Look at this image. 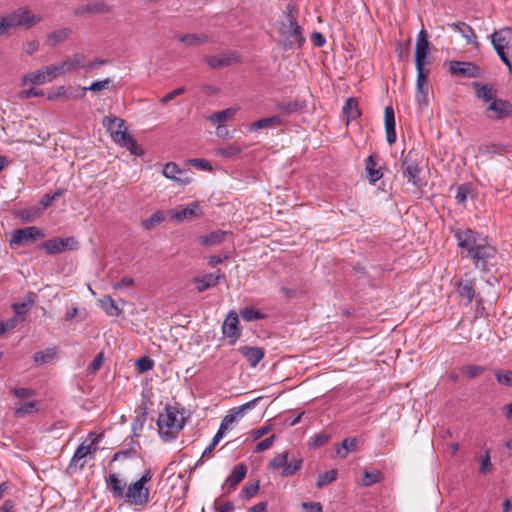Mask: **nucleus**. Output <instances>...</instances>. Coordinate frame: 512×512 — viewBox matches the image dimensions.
I'll list each match as a JSON object with an SVG mask.
<instances>
[{
  "instance_id": "13d9d810",
  "label": "nucleus",
  "mask_w": 512,
  "mask_h": 512,
  "mask_svg": "<svg viewBox=\"0 0 512 512\" xmlns=\"http://www.w3.org/2000/svg\"><path fill=\"white\" fill-rule=\"evenodd\" d=\"M25 318H18V317H12L6 321H1L0 322V325H1V329L2 331L4 332H9L11 330H13L14 328H16V326L20 323V322H23Z\"/></svg>"
},
{
  "instance_id": "58836bf2",
  "label": "nucleus",
  "mask_w": 512,
  "mask_h": 512,
  "mask_svg": "<svg viewBox=\"0 0 512 512\" xmlns=\"http://www.w3.org/2000/svg\"><path fill=\"white\" fill-rule=\"evenodd\" d=\"M227 235H228V232H226V231H222V230L213 231L210 234H208L204 237H201L200 243L203 245H207V246L216 245V244L223 242L226 239Z\"/></svg>"
},
{
  "instance_id": "79ce46f5",
  "label": "nucleus",
  "mask_w": 512,
  "mask_h": 512,
  "mask_svg": "<svg viewBox=\"0 0 512 512\" xmlns=\"http://www.w3.org/2000/svg\"><path fill=\"white\" fill-rule=\"evenodd\" d=\"M100 304L109 316L117 317L121 313V309L116 305L115 301L110 296H106L101 299Z\"/></svg>"
},
{
  "instance_id": "5701e85b",
  "label": "nucleus",
  "mask_w": 512,
  "mask_h": 512,
  "mask_svg": "<svg viewBox=\"0 0 512 512\" xmlns=\"http://www.w3.org/2000/svg\"><path fill=\"white\" fill-rule=\"evenodd\" d=\"M107 488L114 498L120 499L125 497L127 485L116 473H112L107 478Z\"/></svg>"
},
{
  "instance_id": "4c0bfd02",
  "label": "nucleus",
  "mask_w": 512,
  "mask_h": 512,
  "mask_svg": "<svg viewBox=\"0 0 512 512\" xmlns=\"http://www.w3.org/2000/svg\"><path fill=\"white\" fill-rule=\"evenodd\" d=\"M162 173L166 178L171 179L175 182H179L184 185L189 183V180H182L181 178L178 177L179 174H182V170L174 162L167 163L164 166Z\"/></svg>"
},
{
  "instance_id": "1a4fd4ad",
  "label": "nucleus",
  "mask_w": 512,
  "mask_h": 512,
  "mask_svg": "<svg viewBox=\"0 0 512 512\" xmlns=\"http://www.w3.org/2000/svg\"><path fill=\"white\" fill-rule=\"evenodd\" d=\"M56 65L43 66L40 69L27 73L22 77V85H43L59 77Z\"/></svg>"
},
{
  "instance_id": "f3484780",
  "label": "nucleus",
  "mask_w": 512,
  "mask_h": 512,
  "mask_svg": "<svg viewBox=\"0 0 512 512\" xmlns=\"http://www.w3.org/2000/svg\"><path fill=\"white\" fill-rule=\"evenodd\" d=\"M429 54V41L427 32L422 29L417 35L415 47V66H425Z\"/></svg>"
},
{
  "instance_id": "864d4df0",
  "label": "nucleus",
  "mask_w": 512,
  "mask_h": 512,
  "mask_svg": "<svg viewBox=\"0 0 512 512\" xmlns=\"http://www.w3.org/2000/svg\"><path fill=\"white\" fill-rule=\"evenodd\" d=\"M417 70V84L416 89L421 90L423 88L428 87V71L425 69V66H416Z\"/></svg>"
},
{
  "instance_id": "4be33fe9",
  "label": "nucleus",
  "mask_w": 512,
  "mask_h": 512,
  "mask_svg": "<svg viewBox=\"0 0 512 512\" xmlns=\"http://www.w3.org/2000/svg\"><path fill=\"white\" fill-rule=\"evenodd\" d=\"M224 279V274L222 273H208L202 276H197L193 279L196 284V288L198 292H203L210 287L216 286L220 280Z\"/></svg>"
},
{
  "instance_id": "37998d69",
  "label": "nucleus",
  "mask_w": 512,
  "mask_h": 512,
  "mask_svg": "<svg viewBox=\"0 0 512 512\" xmlns=\"http://www.w3.org/2000/svg\"><path fill=\"white\" fill-rule=\"evenodd\" d=\"M343 114L347 117V120H355L360 112L358 110V103L354 98H349L343 107Z\"/></svg>"
},
{
  "instance_id": "09e8293b",
  "label": "nucleus",
  "mask_w": 512,
  "mask_h": 512,
  "mask_svg": "<svg viewBox=\"0 0 512 512\" xmlns=\"http://www.w3.org/2000/svg\"><path fill=\"white\" fill-rule=\"evenodd\" d=\"M240 316L247 322L263 319L265 317L264 314L253 307H245L241 309Z\"/></svg>"
},
{
  "instance_id": "0e129e2a",
  "label": "nucleus",
  "mask_w": 512,
  "mask_h": 512,
  "mask_svg": "<svg viewBox=\"0 0 512 512\" xmlns=\"http://www.w3.org/2000/svg\"><path fill=\"white\" fill-rule=\"evenodd\" d=\"M12 392L17 398L21 400L30 398L35 395V391L30 388H14Z\"/></svg>"
},
{
  "instance_id": "680f3d73",
  "label": "nucleus",
  "mask_w": 512,
  "mask_h": 512,
  "mask_svg": "<svg viewBox=\"0 0 512 512\" xmlns=\"http://www.w3.org/2000/svg\"><path fill=\"white\" fill-rule=\"evenodd\" d=\"M492 469V463H491V456H490V450L487 449L485 451L484 456L481 459V466H480V472L481 473H488Z\"/></svg>"
},
{
  "instance_id": "bf43d9fd",
  "label": "nucleus",
  "mask_w": 512,
  "mask_h": 512,
  "mask_svg": "<svg viewBox=\"0 0 512 512\" xmlns=\"http://www.w3.org/2000/svg\"><path fill=\"white\" fill-rule=\"evenodd\" d=\"M484 371V368L482 366H476V365H467L462 368V373L466 375L469 378H474Z\"/></svg>"
},
{
  "instance_id": "c9c22d12",
  "label": "nucleus",
  "mask_w": 512,
  "mask_h": 512,
  "mask_svg": "<svg viewBox=\"0 0 512 512\" xmlns=\"http://www.w3.org/2000/svg\"><path fill=\"white\" fill-rule=\"evenodd\" d=\"M176 38L188 47L198 46L208 41V36L205 34H184Z\"/></svg>"
},
{
  "instance_id": "f704fd0d",
  "label": "nucleus",
  "mask_w": 512,
  "mask_h": 512,
  "mask_svg": "<svg viewBox=\"0 0 512 512\" xmlns=\"http://www.w3.org/2000/svg\"><path fill=\"white\" fill-rule=\"evenodd\" d=\"M36 295L34 293H29L27 295V300L20 303H13L12 309L15 312V317L18 318H24V316L27 314L29 309L34 304Z\"/></svg>"
},
{
  "instance_id": "39448f33",
  "label": "nucleus",
  "mask_w": 512,
  "mask_h": 512,
  "mask_svg": "<svg viewBox=\"0 0 512 512\" xmlns=\"http://www.w3.org/2000/svg\"><path fill=\"white\" fill-rule=\"evenodd\" d=\"M151 470H146L139 480L130 484L125 493V501L134 506H145L149 502L150 489L146 484L152 479Z\"/></svg>"
},
{
  "instance_id": "cd10ccee",
  "label": "nucleus",
  "mask_w": 512,
  "mask_h": 512,
  "mask_svg": "<svg viewBox=\"0 0 512 512\" xmlns=\"http://www.w3.org/2000/svg\"><path fill=\"white\" fill-rule=\"evenodd\" d=\"M366 172L369 181L374 184L378 180H380L383 176L381 168L378 166L377 157L374 155H370L366 159Z\"/></svg>"
},
{
  "instance_id": "ddd939ff",
  "label": "nucleus",
  "mask_w": 512,
  "mask_h": 512,
  "mask_svg": "<svg viewBox=\"0 0 512 512\" xmlns=\"http://www.w3.org/2000/svg\"><path fill=\"white\" fill-rule=\"evenodd\" d=\"M448 71L452 75L464 78H479L482 76L480 67L472 62L450 61Z\"/></svg>"
},
{
  "instance_id": "2eb2a0df",
  "label": "nucleus",
  "mask_w": 512,
  "mask_h": 512,
  "mask_svg": "<svg viewBox=\"0 0 512 512\" xmlns=\"http://www.w3.org/2000/svg\"><path fill=\"white\" fill-rule=\"evenodd\" d=\"M486 114L491 119H503L512 115V103L495 98L486 108Z\"/></svg>"
},
{
  "instance_id": "6ab92c4d",
  "label": "nucleus",
  "mask_w": 512,
  "mask_h": 512,
  "mask_svg": "<svg viewBox=\"0 0 512 512\" xmlns=\"http://www.w3.org/2000/svg\"><path fill=\"white\" fill-rule=\"evenodd\" d=\"M110 11L107 4L103 1H94L87 4L79 5L73 11L75 16H83V15H96V14H104Z\"/></svg>"
},
{
  "instance_id": "9d476101",
  "label": "nucleus",
  "mask_w": 512,
  "mask_h": 512,
  "mask_svg": "<svg viewBox=\"0 0 512 512\" xmlns=\"http://www.w3.org/2000/svg\"><path fill=\"white\" fill-rule=\"evenodd\" d=\"M262 396H259L237 408L232 409L221 421L220 427L217 431V433H220L223 437L226 431L228 430L229 426L232 425L237 419L244 416L246 411L252 410L256 407L258 402L262 399Z\"/></svg>"
},
{
  "instance_id": "e433bc0d",
  "label": "nucleus",
  "mask_w": 512,
  "mask_h": 512,
  "mask_svg": "<svg viewBox=\"0 0 512 512\" xmlns=\"http://www.w3.org/2000/svg\"><path fill=\"white\" fill-rule=\"evenodd\" d=\"M247 474V467L244 464L237 465L232 473L228 476L226 479V485L229 487H235L237 484H239L246 476Z\"/></svg>"
},
{
  "instance_id": "c85d7f7f",
  "label": "nucleus",
  "mask_w": 512,
  "mask_h": 512,
  "mask_svg": "<svg viewBox=\"0 0 512 512\" xmlns=\"http://www.w3.org/2000/svg\"><path fill=\"white\" fill-rule=\"evenodd\" d=\"M453 29L457 30L463 38L466 39L468 44L478 46L477 36L470 25L464 22H455L450 25Z\"/></svg>"
},
{
  "instance_id": "c03bdc74",
  "label": "nucleus",
  "mask_w": 512,
  "mask_h": 512,
  "mask_svg": "<svg viewBox=\"0 0 512 512\" xmlns=\"http://www.w3.org/2000/svg\"><path fill=\"white\" fill-rule=\"evenodd\" d=\"M243 148L237 143L229 144L226 147H220L216 149V154L223 158H231L242 152Z\"/></svg>"
},
{
  "instance_id": "3c124183",
  "label": "nucleus",
  "mask_w": 512,
  "mask_h": 512,
  "mask_svg": "<svg viewBox=\"0 0 512 512\" xmlns=\"http://www.w3.org/2000/svg\"><path fill=\"white\" fill-rule=\"evenodd\" d=\"M382 479V474L378 470L365 471L361 480L363 486H371Z\"/></svg>"
},
{
  "instance_id": "4468645a",
  "label": "nucleus",
  "mask_w": 512,
  "mask_h": 512,
  "mask_svg": "<svg viewBox=\"0 0 512 512\" xmlns=\"http://www.w3.org/2000/svg\"><path fill=\"white\" fill-rule=\"evenodd\" d=\"M103 126L110 133L112 139L118 143L128 135L125 121L116 116H105L102 120Z\"/></svg>"
},
{
  "instance_id": "a19ab883",
  "label": "nucleus",
  "mask_w": 512,
  "mask_h": 512,
  "mask_svg": "<svg viewBox=\"0 0 512 512\" xmlns=\"http://www.w3.org/2000/svg\"><path fill=\"white\" fill-rule=\"evenodd\" d=\"M55 357L56 350L54 348H48L44 351L36 352L33 359L37 365H42L51 362Z\"/></svg>"
},
{
  "instance_id": "393cba45",
  "label": "nucleus",
  "mask_w": 512,
  "mask_h": 512,
  "mask_svg": "<svg viewBox=\"0 0 512 512\" xmlns=\"http://www.w3.org/2000/svg\"><path fill=\"white\" fill-rule=\"evenodd\" d=\"M97 442V438H93L89 444H86V441L80 444L72 457L71 463L77 464L88 455L94 454L98 449Z\"/></svg>"
},
{
  "instance_id": "8fccbe9b",
  "label": "nucleus",
  "mask_w": 512,
  "mask_h": 512,
  "mask_svg": "<svg viewBox=\"0 0 512 512\" xmlns=\"http://www.w3.org/2000/svg\"><path fill=\"white\" fill-rule=\"evenodd\" d=\"M110 83H111V80L109 78H106L101 81H94L90 86L83 87L82 93L79 96H75V97L82 98L86 91L98 92V91L105 90L109 87Z\"/></svg>"
},
{
  "instance_id": "423d86ee",
  "label": "nucleus",
  "mask_w": 512,
  "mask_h": 512,
  "mask_svg": "<svg viewBox=\"0 0 512 512\" xmlns=\"http://www.w3.org/2000/svg\"><path fill=\"white\" fill-rule=\"evenodd\" d=\"M303 460L301 458H293L289 460V453L282 452L276 454L269 462V468L272 470L282 469L281 476L288 477L294 475L302 467Z\"/></svg>"
},
{
  "instance_id": "f03ea898",
  "label": "nucleus",
  "mask_w": 512,
  "mask_h": 512,
  "mask_svg": "<svg viewBox=\"0 0 512 512\" xmlns=\"http://www.w3.org/2000/svg\"><path fill=\"white\" fill-rule=\"evenodd\" d=\"M285 20L279 25L283 46L287 49L299 48L304 43L301 27L297 23V10L288 4L285 8Z\"/></svg>"
},
{
  "instance_id": "49530a36",
  "label": "nucleus",
  "mask_w": 512,
  "mask_h": 512,
  "mask_svg": "<svg viewBox=\"0 0 512 512\" xmlns=\"http://www.w3.org/2000/svg\"><path fill=\"white\" fill-rule=\"evenodd\" d=\"M357 439L356 438H346L342 441L341 447L337 449L336 454L340 458H345L349 452H352L356 449Z\"/></svg>"
},
{
  "instance_id": "a878e982",
  "label": "nucleus",
  "mask_w": 512,
  "mask_h": 512,
  "mask_svg": "<svg viewBox=\"0 0 512 512\" xmlns=\"http://www.w3.org/2000/svg\"><path fill=\"white\" fill-rule=\"evenodd\" d=\"M284 123L285 122L280 115H275V116H271V117H267V118H262L260 120L253 122L250 125L249 130L256 131V130L264 129V128L273 129V128L284 125Z\"/></svg>"
},
{
  "instance_id": "6e6552de",
  "label": "nucleus",
  "mask_w": 512,
  "mask_h": 512,
  "mask_svg": "<svg viewBox=\"0 0 512 512\" xmlns=\"http://www.w3.org/2000/svg\"><path fill=\"white\" fill-rule=\"evenodd\" d=\"M44 237L43 231L36 226H29L14 231L9 245L12 249L22 245L31 244Z\"/></svg>"
},
{
  "instance_id": "4d7b16f0",
  "label": "nucleus",
  "mask_w": 512,
  "mask_h": 512,
  "mask_svg": "<svg viewBox=\"0 0 512 512\" xmlns=\"http://www.w3.org/2000/svg\"><path fill=\"white\" fill-rule=\"evenodd\" d=\"M275 439H276V436L275 435H271L270 437L260 441L255 446L254 452L255 453H260V452H263V451H266V450L270 449L273 446V444L275 442Z\"/></svg>"
},
{
  "instance_id": "72a5a7b5",
  "label": "nucleus",
  "mask_w": 512,
  "mask_h": 512,
  "mask_svg": "<svg viewBox=\"0 0 512 512\" xmlns=\"http://www.w3.org/2000/svg\"><path fill=\"white\" fill-rule=\"evenodd\" d=\"M306 107L305 101L293 100L288 102H281L276 105V109L284 115H289L294 112L300 111Z\"/></svg>"
},
{
  "instance_id": "603ef678",
  "label": "nucleus",
  "mask_w": 512,
  "mask_h": 512,
  "mask_svg": "<svg viewBox=\"0 0 512 512\" xmlns=\"http://www.w3.org/2000/svg\"><path fill=\"white\" fill-rule=\"evenodd\" d=\"M337 470L335 469H331L329 471H326L324 473H321L319 476H318V480H317V487L321 488V487H324L332 482H334L336 479H337Z\"/></svg>"
},
{
  "instance_id": "0eeeda50",
  "label": "nucleus",
  "mask_w": 512,
  "mask_h": 512,
  "mask_svg": "<svg viewBox=\"0 0 512 512\" xmlns=\"http://www.w3.org/2000/svg\"><path fill=\"white\" fill-rule=\"evenodd\" d=\"M401 169L403 177L407 179V182L410 183L416 191L420 192L425 185L421 177L422 168L416 161L410 158V153L402 158Z\"/></svg>"
},
{
  "instance_id": "20e7f679",
  "label": "nucleus",
  "mask_w": 512,
  "mask_h": 512,
  "mask_svg": "<svg viewBox=\"0 0 512 512\" xmlns=\"http://www.w3.org/2000/svg\"><path fill=\"white\" fill-rule=\"evenodd\" d=\"M43 17L33 14L28 8L21 7L0 18V37L12 28L29 29L42 21Z\"/></svg>"
},
{
  "instance_id": "f8f14e48",
  "label": "nucleus",
  "mask_w": 512,
  "mask_h": 512,
  "mask_svg": "<svg viewBox=\"0 0 512 512\" xmlns=\"http://www.w3.org/2000/svg\"><path fill=\"white\" fill-rule=\"evenodd\" d=\"M78 242L74 237L60 238L56 237L41 243L40 247L48 254H59L77 249Z\"/></svg>"
},
{
  "instance_id": "473e14b6",
  "label": "nucleus",
  "mask_w": 512,
  "mask_h": 512,
  "mask_svg": "<svg viewBox=\"0 0 512 512\" xmlns=\"http://www.w3.org/2000/svg\"><path fill=\"white\" fill-rule=\"evenodd\" d=\"M511 31H512V29L510 27H505L498 31H494L490 36L493 48L494 49H496V47L506 48L508 45L507 35L510 34Z\"/></svg>"
},
{
  "instance_id": "69168bd1",
  "label": "nucleus",
  "mask_w": 512,
  "mask_h": 512,
  "mask_svg": "<svg viewBox=\"0 0 512 512\" xmlns=\"http://www.w3.org/2000/svg\"><path fill=\"white\" fill-rule=\"evenodd\" d=\"M272 430V425H264L258 429H255L251 431V437L253 441H256L263 437L264 435L268 434Z\"/></svg>"
},
{
  "instance_id": "338daca9",
  "label": "nucleus",
  "mask_w": 512,
  "mask_h": 512,
  "mask_svg": "<svg viewBox=\"0 0 512 512\" xmlns=\"http://www.w3.org/2000/svg\"><path fill=\"white\" fill-rule=\"evenodd\" d=\"M469 194V188L466 185L458 187L455 199L458 204H464Z\"/></svg>"
},
{
  "instance_id": "a18cd8bd",
  "label": "nucleus",
  "mask_w": 512,
  "mask_h": 512,
  "mask_svg": "<svg viewBox=\"0 0 512 512\" xmlns=\"http://www.w3.org/2000/svg\"><path fill=\"white\" fill-rule=\"evenodd\" d=\"M121 147H124L130 151L131 154L140 156L143 154V149L137 144V142L128 134L124 137V140L119 141Z\"/></svg>"
},
{
  "instance_id": "7c9ffc66",
  "label": "nucleus",
  "mask_w": 512,
  "mask_h": 512,
  "mask_svg": "<svg viewBox=\"0 0 512 512\" xmlns=\"http://www.w3.org/2000/svg\"><path fill=\"white\" fill-rule=\"evenodd\" d=\"M458 293L460 297L470 304L475 296V286L473 280H461L458 284Z\"/></svg>"
},
{
  "instance_id": "aec40b11",
  "label": "nucleus",
  "mask_w": 512,
  "mask_h": 512,
  "mask_svg": "<svg viewBox=\"0 0 512 512\" xmlns=\"http://www.w3.org/2000/svg\"><path fill=\"white\" fill-rule=\"evenodd\" d=\"M238 324V314L235 311H230L222 325V332L224 336L234 339L239 338L241 331L238 328Z\"/></svg>"
},
{
  "instance_id": "f257e3e1",
  "label": "nucleus",
  "mask_w": 512,
  "mask_h": 512,
  "mask_svg": "<svg viewBox=\"0 0 512 512\" xmlns=\"http://www.w3.org/2000/svg\"><path fill=\"white\" fill-rule=\"evenodd\" d=\"M462 256L473 261L475 268L488 270V264L496 257L497 250L481 233L469 228L458 229L454 232Z\"/></svg>"
},
{
  "instance_id": "c756f323",
  "label": "nucleus",
  "mask_w": 512,
  "mask_h": 512,
  "mask_svg": "<svg viewBox=\"0 0 512 512\" xmlns=\"http://www.w3.org/2000/svg\"><path fill=\"white\" fill-rule=\"evenodd\" d=\"M473 85L476 89V96L484 102H488L490 104L495 98H497L496 91L491 85L478 82H475Z\"/></svg>"
},
{
  "instance_id": "2f4dec72",
  "label": "nucleus",
  "mask_w": 512,
  "mask_h": 512,
  "mask_svg": "<svg viewBox=\"0 0 512 512\" xmlns=\"http://www.w3.org/2000/svg\"><path fill=\"white\" fill-rule=\"evenodd\" d=\"M71 34V30L69 28H62L55 31L50 32L46 37V44L55 47L56 45L64 42Z\"/></svg>"
},
{
  "instance_id": "a211bd4d",
  "label": "nucleus",
  "mask_w": 512,
  "mask_h": 512,
  "mask_svg": "<svg viewBox=\"0 0 512 512\" xmlns=\"http://www.w3.org/2000/svg\"><path fill=\"white\" fill-rule=\"evenodd\" d=\"M85 65V56L83 54H73L72 56L66 58L63 62L56 65L58 69V73L60 76L76 71L79 68L84 69Z\"/></svg>"
},
{
  "instance_id": "412c9836",
  "label": "nucleus",
  "mask_w": 512,
  "mask_h": 512,
  "mask_svg": "<svg viewBox=\"0 0 512 512\" xmlns=\"http://www.w3.org/2000/svg\"><path fill=\"white\" fill-rule=\"evenodd\" d=\"M200 207L197 202H192L188 204L184 208H176L170 210V215L173 217L177 222H182L186 219H191L197 215H199Z\"/></svg>"
},
{
  "instance_id": "6e6d98bb",
  "label": "nucleus",
  "mask_w": 512,
  "mask_h": 512,
  "mask_svg": "<svg viewBox=\"0 0 512 512\" xmlns=\"http://www.w3.org/2000/svg\"><path fill=\"white\" fill-rule=\"evenodd\" d=\"M37 411V402L36 401H30L27 403H24L16 408L15 413L18 416H24L26 414H30Z\"/></svg>"
},
{
  "instance_id": "9b49d317",
  "label": "nucleus",
  "mask_w": 512,
  "mask_h": 512,
  "mask_svg": "<svg viewBox=\"0 0 512 512\" xmlns=\"http://www.w3.org/2000/svg\"><path fill=\"white\" fill-rule=\"evenodd\" d=\"M262 396H259L237 408L232 409L221 421L220 427L217 431V433H220L223 437L226 431L228 430L229 426L232 425L237 419L244 416L246 411L252 410L256 407L258 402L262 399Z\"/></svg>"
},
{
  "instance_id": "b1692460",
  "label": "nucleus",
  "mask_w": 512,
  "mask_h": 512,
  "mask_svg": "<svg viewBox=\"0 0 512 512\" xmlns=\"http://www.w3.org/2000/svg\"><path fill=\"white\" fill-rule=\"evenodd\" d=\"M386 140L389 144H393L396 141V130H395V113L391 106H387L384 111Z\"/></svg>"
},
{
  "instance_id": "bb28decb",
  "label": "nucleus",
  "mask_w": 512,
  "mask_h": 512,
  "mask_svg": "<svg viewBox=\"0 0 512 512\" xmlns=\"http://www.w3.org/2000/svg\"><path fill=\"white\" fill-rule=\"evenodd\" d=\"M238 351L255 367L264 357V350L259 347L242 346Z\"/></svg>"
},
{
  "instance_id": "ea45409f",
  "label": "nucleus",
  "mask_w": 512,
  "mask_h": 512,
  "mask_svg": "<svg viewBox=\"0 0 512 512\" xmlns=\"http://www.w3.org/2000/svg\"><path fill=\"white\" fill-rule=\"evenodd\" d=\"M236 110L234 108H227L225 110L216 112L208 116V120L213 124L220 125L222 122L232 118L235 115Z\"/></svg>"
},
{
  "instance_id": "774afa93",
  "label": "nucleus",
  "mask_w": 512,
  "mask_h": 512,
  "mask_svg": "<svg viewBox=\"0 0 512 512\" xmlns=\"http://www.w3.org/2000/svg\"><path fill=\"white\" fill-rule=\"evenodd\" d=\"M302 508L306 512H322L323 511V507H322L321 503H319V502H303Z\"/></svg>"
},
{
  "instance_id": "5fc2aeb1",
  "label": "nucleus",
  "mask_w": 512,
  "mask_h": 512,
  "mask_svg": "<svg viewBox=\"0 0 512 512\" xmlns=\"http://www.w3.org/2000/svg\"><path fill=\"white\" fill-rule=\"evenodd\" d=\"M495 377L499 384L512 387V370H496Z\"/></svg>"
},
{
  "instance_id": "e2e57ef3",
  "label": "nucleus",
  "mask_w": 512,
  "mask_h": 512,
  "mask_svg": "<svg viewBox=\"0 0 512 512\" xmlns=\"http://www.w3.org/2000/svg\"><path fill=\"white\" fill-rule=\"evenodd\" d=\"M258 490H259V484H258V482H256V483L246 485L242 489L241 494L244 498L249 499V498L253 497L254 495H256Z\"/></svg>"
},
{
  "instance_id": "7ed1b4c3",
  "label": "nucleus",
  "mask_w": 512,
  "mask_h": 512,
  "mask_svg": "<svg viewBox=\"0 0 512 512\" xmlns=\"http://www.w3.org/2000/svg\"><path fill=\"white\" fill-rule=\"evenodd\" d=\"M184 417L176 407L167 406L158 416L157 426L160 437L165 441L173 440L184 427Z\"/></svg>"
},
{
  "instance_id": "052dcab7",
  "label": "nucleus",
  "mask_w": 512,
  "mask_h": 512,
  "mask_svg": "<svg viewBox=\"0 0 512 512\" xmlns=\"http://www.w3.org/2000/svg\"><path fill=\"white\" fill-rule=\"evenodd\" d=\"M416 101L421 108L428 106V87L416 90Z\"/></svg>"
},
{
  "instance_id": "dca6fc26",
  "label": "nucleus",
  "mask_w": 512,
  "mask_h": 512,
  "mask_svg": "<svg viewBox=\"0 0 512 512\" xmlns=\"http://www.w3.org/2000/svg\"><path fill=\"white\" fill-rule=\"evenodd\" d=\"M204 62L212 69H221L239 62L236 52H228L220 55H212L204 58Z\"/></svg>"
},
{
  "instance_id": "de8ad7c7",
  "label": "nucleus",
  "mask_w": 512,
  "mask_h": 512,
  "mask_svg": "<svg viewBox=\"0 0 512 512\" xmlns=\"http://www.w3.org/2000/svg\"><path fill=\"white\" fill-rule=\"evenodd\" d=\"M165 220V214L163 211H156L149 218L142 221V227L146 230H150L156 225L161 224Z\"/></svg>"
}]
</instances>
